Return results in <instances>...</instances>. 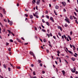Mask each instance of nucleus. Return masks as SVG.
I'll use <instances>...</instances> for the list:
<instances>
[{"instance_id": "nucleus-1", "label": "nucleus", "mask_w": 78, "mask_h": 78, "mask_svg": "<svg viewBox=\"0 0 78 78\" xmlns=\"http://www.w3.org/2000/svg\"><path fill=\"white\" fill-rule=\"evenodd\" d=\"M71 70L73 73H74V72H75V71H76V69L75 67L73 68V69H71Z\"/></svg>"}, {"instance_id": "nucleus-2", "label": "nucleus", "mask_w": 78, "mask_h": 78, "mask_svg": "<svg viewBox=\"0 0 78 78\" xmlns=\"http://www.w3.org/2000/svg\"><path fill=\"white\" fill-rule=\"evenodd\" d=\"M29 53L31 55H32L33 56V57L34 58H36V57L35 56V55H34V54L33 53V52L30 51L29 52Z\"/></svg>"}, {"instance_id": "nucleus-3", "label": "nucleus", "mask_w": 78, "mask_h": 78, "mask_svg": "<svg viewBox=\"0 0 78 78\" xmlns=\"http://www.w3.org/2000/svg\"><path fill=\"white\" fill-rule=\"evenodd\" d=\"M65 20L66 21V22H67L68 23H70V22L69 21V19H65Z\"/></svg>"}, {"instance_id": "nucleus-4", "label": "nucleus", "mask_w": 78, "mask_h": 78, "mask_svg": "<svg viewBox=\"0 0 78 78\" xmlns=\"http://www.w3.org/2000/svg\"><path fill=\"white\" fill-rule=\"evenodd\" d=\"M40 0H37V5H39L40 4Z\"/></svg>"}, {"instance_id": "nucleus-5", "label": "nucleus", "mask_w": 78, "mask_h": 78, "mask_svg": "<svg viewBox=\"0 0 78 78\" xmlns=\"http://www.w3.org/2000/svg\"><path fill=\"white\" fill-rule=\"evenodd\" d=\"M62 72L63 73V75L64 76L66 73V72H65V71H64V70H63L62 71Z\"/></svg>"}, {"instance_id": "nucleus-6", "label": "nucleus", "mask_w": 78, "mask_h": 78, "mask_svg": "<svg viewBox=\"0 0 78 78\" xmlns=\"http://www.w3.org/2000/svg\"><path fill=\"white\" fill-rule=\"evenodd\" d=\"M12 23H13L12 22L10 21L9 24L10 25H12Z\"/></svg>"}, {"instance_id": "nucleus-7", "label": "nucleus", "mask_w": 78, "mask_h": 78, "mask_svg": "<svg viewBox=\"0 0 78 78\" xmlns=\"http://www.w3.org/2000/svg\"><path fill=\"white\" fill-rule=\"evenodd\" d=\"M70 19L71 20H72L73 19V16H70Z\"/></svg>"}, {"instance_id": "nucleus-8", "label": "nucleus", "mask_w": 78, "mask_h": 78, "mask_svg": "<svg viewBox=\"0 0 78 78\" xmlns=\"http://www.w3.org/2000/svg\"><path fill=\"white\" fill-rule=\"evenodd\" d=\"M17 41H18L19 42H21V41H20V39H18V38H17L16 39Z\"/></svg>"}, {"instance_id": "nucleus-9", "label": "nucleus", "mask_w": 78, "mask_h": 78, "mask_svg": "<svg viewBox=\"0 0 78 78\" xmlns=\"http://www.w3.org/2000/svg\"><path fill=\"white\" fill-rule=\"evenodd\" d=\"M30 19H33V15H30Z\"/></svg>"}, {"instance_id": "nucleus-10", "label": "nucleus", "mask_w": 78, "mask_h": 78, "mask_svg": "<svg viewBox=\"0 0 78 78\" xmlns=\"http://www.w3.org/2000/svg\"><path fill=\"white\" fill-rule=\"evenodd\" d=\"M46 23L47 25H48V26H49V25H50V24L49 23H48V22H46Z\"/></svg>"}, {"instance_id": "nucleus-11", "label": "nucleus", "mask_w": 78, "mask_h": 78, "mask_svg": "<svg viewBox=\"0 0 78 78\" xmlns=\"http://www.w3.org/2000/svg\"><path fill=\"white\" fill-rule=\"evenodd\" d=\"M68 52H69V53H70V54H73V52H72V51H68Z\"/></svg>"}, {"instance_id": "nucleus-12", "label": "nucleus", "mask_w": 78, "mask_h": 78, "mask_svg": "<svg viewBox=\"0 0 78 78\" xmlns=\"http://www.w3.org/2000/svg\"><path fill=\"white\" fill-rule=\"evenodd\" d=\"M3 11L4 12V13L5 14L6 12L5 11V9H3Z\"/></svg>"}, {"instance_id": "nucleus-13", "label": "nucleus", "mask_w": 78, "mask_h": 78, "mask_svg": "<svg viewBox=\"0 0 78 78\" xmlns=\"http://www.w3.org/2000/svg\"><path fill=\"white\" fill-rule=\"evenodd\" d=\"M73 50H75V46H74V45H73Z\"/></svg>"}, {"instance_id": "nucleus-14", "label": "nucleus", "mask_w": 78, "mask_h": 78, "mask_svg": "<svg viewBox=\"0 0 78 78\" xmlns=\"http://www.w3.org/2000/svg\"><path fill=\"white\" fill-rule=\"evenodd\" d=\"M68 37L70 41H71L72 40V39H71V37H70V36H68Z\"/></svg>"}, {"instance_id": "nucleus-15", "label": "nucleus", "mask_w": 78, "mask_h": 78, "mask_svg": "<svg viewBox=\"0 0 78 78\" xmlns=\"http://www.w3.org/2000/svg\"><path fill=\"white\" fill-rule=\"evenodd\" d=\"M46 18H47V19H49V16H48V15H46Z\"/></svg>"}, {"instance_id": "nucleus-16", "label": "nucleus", "mask_w": 78, "mask_h": 78, "mask_svg": "<svg viewBox=\"0 0 78 78\" xmlns=\"http://www.w3.org/2000/svg\"><path fill=\"white\" fill-rule=\"evenodd\" d=\"M58 8H59V6H58L56 5V6H55V8H56V9H58Z\"/></svg>"}, {"instance_id": "nucleus-17", "label": "nucleus", "mask_w": 78, "mask_h": 78, "mask_svg": "<svg viewBox=\"0 0 78 78\" xmlns=\"http://www.w3.org/2000/svg\"><path fill=\"white\" fill-rule=\"evenodd\" d=\"M65 27H68V25H67V23L65 24Z\"/></svg>"}, {"instance_id": "nucleus-18", "label": "nucleus", "mask_w": 78, "mask_h": 78, "mask_svg": "<svg viewBox=\"0 0 78 78\" xmlns=\"http://www.w3.org/2000/svg\"><path fill=\"white\" fill-rule=\"evenodd\" d=\"M33 74L34 75H36V72L35 71L33 72Z\"/></svg>"}, {"instance_id": "nucleus-19", "label": "nucleus", "mask_w": 78, "mask_h": 78, "mask_svg": "<svg viewBox=\"0 0 78 78\" xmlns=\"http://www.w3.org/2000/svg\"><path fill=\"white\" fill-rule=\"evenodd\" d=\"M38 62L39 63H41V60H38Z\"/></svg>"}, {"instance_id": "nucleus-20", "label": "nucleus", "mask_w": 78, "mask_h": 78, "mask_svg": "<svg viewBox=\"0 0 78 78\" xmlns=\"http://www.w3.org/2000/svg\"><path fill=\"white\" fill-rule=\"evenodd\" d=\"M72 59L73 61H75V58H72Z\"/></svg>"}, {"instance_id": "nucleus-21", "label": "nucleus", "mask_w": 78, "mask_h": 78, "mask_svg": "<svg viewBox=\"0 0 78 78\" xmlns=\"http://www.w3.org/2000/svg\"><path fill=\"white\" fill-rule=\"evenodd\" d=\"M8 70H9V72H11V68L9 67Z\"/></svg>"}, {"instance_id": "nucleus-22", "label": "nucleus", "mask_w": 78, "mask_h": 78, "mask_svg": "<svg viewBox=\"0 0 78 78\" xmlns=\"http://www.w3.org/2000/svg\"><path fill=\"white\" fill-rule=\"evenodd\" d=\"M54 12L55 15H56V16H57V15H58V14H57V13H56V12H55V10H54Z\"/></svg>"}, {"instance_id": "nucleus-23", "label": "nucleus", "mask_w": 78, "mask_h": 78, "mask_svg": "<svg viewBox=\"0 0 78 78\" xmlns=\"http://www.w3.org/2000/svg\"><path fill=\"white\" fill-rule=\"evenodd\" d=\"M0 16L1 17H3V15H2V14L1 13H0Z\"/></svg>"}, {"instance_id": "nucleus-24", "label": "nucleus", "mask_w": 78, "mask_h": 78, "mask_svg": "<svg viewBox=\"0 0 78 78\" xmlns=\"http://www.w3.org/2000/svg\"><path fill=\"white\" fill-rule=\"evenodd\" d=\"M75 22L77 24H78V21H77V20H75Z\"/></svg>"}, {"instance_id": "nucleus-25", "label": "nucleus", "mask_w": 78, "mask_h": 78, "mask_svg": "<svg viewBox=\"0 0 78 78\" xmlns=\"http://www.w3.org/2000/svg\"><path fill=\"white\" fill-rule=\"evenodd\" d=\"M10 41L11 42H13V40H12V39L10 40Z\"/></svg>"}, {"instance_id": "nucleus-26", "label": "nucleus", "mask_w": 78, "mask_h": 78, "mask_svg": "<svg viewBox=\"0 0 78 78\" xmlns=\"http://www.w3.org/2000/svg\"><path fill=\"white\" fill-rule=\"evenodd\" d=\"M62 5L64 6H65V4H64V2H62Z\"/></svg>"}, {"instance_id": "nucleus-27", "label": "nucleus", "mask_w": 78, "mask_h": 78, "mask_svg": "<svg viewBox=\"0 0 78 78\" xmlns=\"http://www.w3.org/2000/svg\"><path fill=\"white\" fill-rule=\"evenodd\" d=\"M42 31H43L44 32H45V30L44 29H42Z\"/></svg>"}, {"instance_id": "nucleus-28", "label": "nucleus", "mask_w": 78, "mask_h": 78, "mask_svg": "<svg viewBox=\"0 0 78 78\" xmlns=\"http://www.w3.org/2000/svg\"><path fill=\"white\" fill-rule=\"evenodd\" d=\"M24 16H25L26 17H27L28 16V14H25Z\"/></svg>"}, {"instance_id": "nucleus-29", "label": "nucleus", "mask_w": 78, "mask_h": 78, "mask_svg": "<svg viewBox=\"0 0 78 78\" xmlns=\"http://www.w3.org/2000/svg\"><path fill=\"white\" fill-rule=\"evenodd\" d=\"M50 19L51 20H53V17H51L50 18Z\"/></svg>"}, {"instance_id": "nucleus-30", "label": "nucleus", "mask_w": 78, "mask_h": 78, "mask_svg": "<svg viewBox=\"0 0 78 78\" xmlns=\"http://www.w3.org/2000/svg\"><path fill=\"white\" fill-rule=\"evenodd\" d=\"M63 11H64V12H66V9H63Z\"/></svg>"}, {"instance_id": "nucleus-31", "label": "nucleus", "mask_w": 78, "mask_h": 78, "mask_svg": "<svg viewBox=\"0 0 78 78\" xmlns=\"http://www.w3.org/2000/svg\"><path fill=\"white\" fill-rule=\"evenodd\" d=\"M58 34L59 35V36H61V34L60 33H58Z\"/></svg>"}, {"instance_id": "nucleus-32", "label": "nucleus", "mask_w": 78, "mask_h": 78, "mask_svg": "<svg viewBox=\"0 0 78 78\" xmlns=\"http://www.w3.org/2000/svg\"><path fill=\"white\" fill-rule=\"evenodd\" d=\"M4 68H5V69H6V66L5 65H4Z\"/></svg>"}, {"instance_id": "nucleus-33", "label": "nucleus", "mask_w": 78, "mask_h": 78, "mask_svg": "<svg viewBox=\"0 0 78 78\" xmlns=\"http://www.w3.org/2000/svg\"><path fill=\"white\" fill-rule=\"evenodd\" d=\"M62 39H64V36H62Z\"/></svg>"}, {"instance_id": "nucleus-34", "label": "nucleus", "mask_w": 78, "mask_h": 78, "mask_svg": "<svg viewBox=\"0 0 78 78\" xmlns=\"http://www.w3.org/2000/svg\"><path fill=\"white\" fill-rule=\"evenodd\" d=\"M4 22H7V20H6V19H4Z\"/></svg>"}, {"instance_id": "nucleus-35", "label": "nucleus", "mask_w": 78, "mask_h": 78, "mask_svg": "<svg viewBox=\"0 0 78 78\" xmlns=\"http://www.w3.org/2000/svg\"><path fill=\"white\" fill-rule=\"evenodd\" d=\"M57 52L58 54H59L60 53V52L59 51H58Z\"/></svg>"}, {"instance_id": "nucleus-36", "label": "nucleus", "mask_w": 78, "mask_h": 78, "mask_svg": "<svg viewBox=\"0 0 78 78\" xmlns=\"http://www.w3.org/2000/svg\"><path fill=\"white\" fill-rule=\"evenodd\" d=\"M74 19H76V17H75V16H73Z\"/></svg>"}, {"instance_id": "nucleus-37", "label": "nucleus", "mask_w": 78, "mask_h": 78, "mask_svg": "<svg viewBox=\"0 0 78 78\" xmlns=\"http://www.w3.org/2000/svg\"><path fill=\"white\" fill-rule=\"evenodd\" d=\"M8 22H9V23L10 22H11L10 20H9V19H8Z\"/></svg>"}, {"instance_id": "nucleus-38", "label": "nucleus", "mask_w": 78, "mask_h": 78, "mask_svg": "<svg viewBox=\"0 0 78 78\" xmlns=\"http://www.w3.org/2000/svg\"><path fill=\"white\" fill-rule=\"evenodd\" d=\"M8 31L9 32V33L11 34V31L9 30H8Z\"/></svg>"}, {"instance_id": "nucleus-39", "label": "nucleus", "mask_w": 78, "mask_h": 78, "mask_svg": "<svg viewBox=\"0 0 78 78\" xmlns=\"http://www.w3.org/2000/svg\"><path fill=\"white\" fill-rule=\"evenodd\" d=\"M11 48H9V51H11Z\"/></svg>"}, {"instance_id": "nucleus-40", "label": "nucleus", "mask_w": 78, "mask_h": 78, "mask_svg": "<svg viewBox=\"0 0 78 78\" xmlns=\"http://www.w3.org/2000/svg\"><path fill=\"white\" fill-rule=\"evenodd\" d=\"M43 41H44V42H46V40L44 39V40H43Z\"/></svg>"}, {"instance_id": "nucleus-41", "label": "nucleus", "mask_w": 78, "mask_h": 78, "mask_svg": "<svg viewBox=\"0 0 78 78\" xmlns=\"http://www.w3.org/2000/svg\"><path fill=\"white\" fill-rule=\"evenodd\" d=\"M20 67H18L17 68V69H20Z\"/></svg>"}, {"instance_id": "nucleus-42", "label": "nucleus", "mask_w": 78, "mask_h": 78, "mask_svg": "<svg viewBox=\"0 0 78 78\" xmlns=\"http://www.w3.org/2000/svg\"><path fill=\"white\" fill-rule=\"evenodd\" d=\"M64 37H65V39H66L67 38H66V36L65 35H64Z\"/></svg>"}, {"instance_id": "nucleus-43", "label": "nucleus", "mask_w": 78, "mask_h": 78, "mask_svg": "<svg viewBox=\"0 0 78 78\" xmlns=\"http://www.w3.org/2000/svg\"><path fill=\"white\" fill-rule=\"evenodd\" d=\"M70 34L71 35H72V31H71L70 32Z\"/></svg>"}, {"instance_id": "nucleus-44", "label": "nucleus", "mask_w": 78, "mask_h": 78, "mask_svg": "<svg viewBox=\"0 0 78 78\" xmlns=\"http://www.w3.org/2000/svg\"><path fill=\"white\" fill-rule=\"evenodd\" d=\"M42 22L43 23H45V21H44V20H42Z\"/></svg>"}, {"instance_id": "nucleus-45", "label": "nucleus", "mask_w": 78, "mask_h": 78, "mask_svg": "<svg viewBox=\"0 0 78 78\" xmlns=\"http://www.w3.org/2000/svg\"><path fill=\"white\" fill-rule=\"evenodd\" d=\"M58 29H60L61 27L60 26H58Z\"/></svg>"}, {"instance_id": "nucleus-46", "label": "nucleus", "mask_w": 78, "mask_h": 78, "mask_svg": "<svg viewBox=\"0 0 78 78\" xmlns=\"http://www.w3.org/2000/svg\"><path fill=\"white\" fill-rule=\"evenodd\" d=\"M10 66H11L12 67H13V65H12V64H10Z\"/></svg>"}, {"instance_id": "nucleus-47", "label": "nucleus", "mask_w": 78, "mask_h": 78, "mask_svg": "<svg viewBox=\"0 0 78 78\" xmlns=\"http://www.w3.org/2000/svg\"><path fill=\"white\" fill-rule=\"evenodd\" d=\"M53 38H54V39H56V37H55V36H53Z\"/></svg>"}, {"instance_id": "nucleus-48", "label": "nucleus", "mask_w": 78, "mask_h": 78, "mask_svg": "<svg viewBox=\"0 0 78 78\" xmlns=\"http://www.w3.org/2000/svg\"><path fill=\"white\" fill-rule=\"evenodd\" d=\"M40 66H41V67H42V64L41 63L40 64Z\"/></svg>"}, {"instance_id": "nucleus-49", "label": "nucleus", "mask_w": 78, "mask_h": 78, "mask_svg": "<svg viewBox=\"0 0 78 78\" xmlns=\"http://www.w3.org/2000/svg\"><path fill=\"white\" fill-rule=\"evenodd\" d=\"M35 14H36V15H37L38 14L37 13V12H35Z\"/></svg>"}, {"instance_id": "nucleus-50", "label": "nucleus", "mask_w": 78, "mask_h": 78, "mask_svg": "<svg viewBox=\"0 0 78 78\" xmlns=\"http://www.w3.org/2000/svg\"><path fill=\"white\" fill-rule=\"evenodd\" d=\"M74 14H75V16H76V13L75 12H74Z\"/></svg>"}, {"instance_id": "nucleus-51", "label": "nucleus", "mask_w": 78, "mask_h": 78, "mask_svg": "<svg viewBox=\"0 0 78 78\" xmlns=\"http://www.w3.org/2000/svg\"><path fill=\"white\" fill-rule=\"evenodd\" d=\"M6 45H9V43H6Z\"/></svg>"}, {"instance_id": "nucleus-52", "label": "nucleus", "mask_w": 78, "mask_h": 78, "mask_svg": "<svg viewBox=\"0 0 78 78\" xmlns=\"http://www.w3.org/2000/svg\"><path fill=\"white\" fill-rule=\"evenodd\" d=\"M36 17L37 18H39V16H36Z\"/></svg>"}, {"instance_id": "nucleus-53", "label": "nucleus", "mask_w": 78, "mask_h": 78, "mask_svg": "<svg viewBox=\"0 0 78 78\" xmlns=\"http://www.w3.org/2000/svg\"><path fill=\"white\" fill-rule=\"evenodd\" d=\"M42 72L44 74V73H45V72L44 71H42Z\"/></svg>"}, {"instance_id": "nucleus-54", "label": "nucleus", "mask_w": 78, "mask_h": 78, "mask_svg": "<svg viewBox=\"0 0 78 78\" xmlns=\"http://www.w3.org/2000/svg\"><path fill=\"white\" fill-rule=\"evenodd\" d=\"M11 33L12 34V35H13V36H14V34L12 33V32H11Z\"/></svg>"}, {"instance_id": "nucleus-55", "label": "nucleus", "mask_w": 78, "mask_h": 78, "mask_svg": "<svg viewBox=\"0 0 78 78\" xmlns=\"http://www.w3.org/2000/svg\"><path fill=\"white\" fill-rule=\"evenodd\" d=\"M41 26L42 27V28H44V27L43 26V25H41Z\"/></svg>"}, {"instance_id": "nucleus-56", "label": "nucleus", "mask_w": 78, "mask_h": 78, "mask_svg": "<svg viewBox=\"0 0 78 78\" xmlns=\"http://www.w3.org/2000/svg\"><path fill=\"white\" fill-rule=\"evenodd\" d=\"M49 6L50 8V7H51V4H49Z\"/></svg>"}, {"instance_id": "nucleus-57", "label": "nucleus", "mask_w": 78, "mask_h": 78, "mask_svg": "<svg viewBox=\"0 0 78 78\" xmlns=\"http://www.w3.org/2000/svg\"><path fill=\"white\" fill-rule=\"evenodd\" d=\"M35 8L36 9H37V6H36Z\"/></svg>"}, {"instance_id": "nucleus-58", "label": "nucleus", "mask_w": 78, "mask_h": 78, "mask_svg": "<svg viewBox=\"0 0 78 78\" xmlns=\"http://www.w3.org/2000/svg\"><path fill=\"white\" fill-rule=\"evenodd\" d=\"M36 0H34L33 1L35 3H36Z\"/></svg>"}, {"instance_id": "nucleus-59", "label": "nucleus", "mask_w": 78, "mask_h": 78, "mask_svg": "<svg viewBox=\"0 0 78 78\" xmlns=\"http://www.w3.org/2000/svg\"><path fill=\"white\" fill-rule=\"evenodd\" d=\"M76 74H78V71H76Z\"/></svg>"}, {"instance_id": "nucleus-60", "label": "nucleus", "mask_w": 78, "mask_h": 78, "mask_svg": "<svg viewBox=\"0 0 78 78\" xmlns=\"http://www.w3.org/2000/svg\"><path fill=\"white\" fill-rule=\"evenodd\" d=\"M49 46L50 47H52V46L51 44H49Z\"/></svg>"}, {"instance_id": "nucleus-61", "label": "nucleus", "mask_w": 78, "mask_h": 78, "mask_svg": "<svg viewBox=\"0 0 78 78\" xmlns=\"http://www.w3.org/2000/svg\"><path fill=\"white\" fill-rule=\"evenodd\" d=\"M70 45L71 48H72V45L71 44H70Z\"/></svg>"}, {"instance_id": "nucleus-62", "label": "nucleus", "mask_w": 78, "mask_h": 78, "mask_svg": "<svg viewBox=\"0 0 78 78\" xmlns=\"http://www.w3.org/2000/svg\"><path fill=\"white\" fill-rule=\"evenodd\" d=\"M28 44V43H25V44H24V45H27Z\"/></svg>"}, {"instance_id": "nucleus-63", "label": "nucleus", "mask_w": 78, "mask_h": 78, "mask_svg": "<svg viewBox=\"0 0 78 78\" xmlns=\"http://www.w3.org/2000/svg\"><path fill=\"white\" fill-rule=\"evenodd\" d=\"M21 39H22L23 40V41H24V38L23 37H21Z\"/></svg>"}, {"instance_id": "nucleus-64", "label": "nucleus", "mask_w": 78, "mask_h": 78, "mask_svg": "<svg viewBox=\"0 0 78 78\" xmlns=\"http://www.w3.org/2000/svg\"><path fill=\"white\" fill-rule=\"evenodd\" d=\"M33 78H37V77H36V76H34V77H33Z\"/></svg>"}]
</instances>
